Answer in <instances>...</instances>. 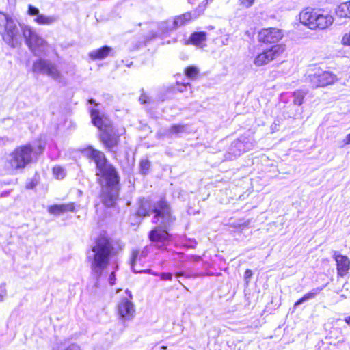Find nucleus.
<instances>
[{
    "label": "nucleus",
    "instance_id": "f257e3e1",
    "mask_svg": "<svg viewBox=\"0 0 350 350\" xmlns=\"http://www.w3.org/2000/svg\"><path fill=\"white\" fill-rule=\"evenodd\" d=\"M138 205V217H146L151 213L154 214L152 221L157 226L149 232V239L157 248H165L171 238L168 231L176 221L170 202L165 197L160 198L153 203L150 199L142 198L139 200Z\"/></svg>",
    "mask_w": 350,
    "mask_h": 350
},
{
    "label": "nucleus",
    "instance_id": "f03ea898",
    "mask_svg": "<svg viewBox=\"0 0 350 350\" xmlns=\"http://www.w3.org/2000/svg\"><path fill=\"white\" fill-rule=\"evenodd\" d=\"M81 153L96 164V175L101 186L102 203L108 208L114 206L120 191V176L117 170L108 162L103 152L92 146L83 149Z\"/></svg>",
    "mask_w": 350,
    "mask_h": 350
},
{
    "label": "nucleus",
    "instance_id": "7ed1b4c3",
    "mask_svg": "<svg viewBox=\"0 0 350 350\" xmlns=\"http://www.w3.org/2000/svg\"><path fill=\"white\" fill-rule=\"evenodd\" d=\"M21 31L29 50L36 57L42 56L47 42L29 26L22 25L11 16L0 12V35L3 41L12 48L21 42Z\"/></svg>",
    "mask_w": 350,
    "mask_h": 350
},
{
    "label": "nucleus",
    "instance_id": "20e7f679",
    "mask_svg": "<svg viewBox=\"0 0 350 350\" xmlns=\"http://www.w3.org/2000/svg\"><path fill=\"white\" fill-rule=\"evenodd\" d=\"M122 247L120 241H113L104 236L97 239L92 250L93 254L88 255V258L91 260L92 272L96 280V284L108 266L111 257L116 255Z\"/></svg>",
    "mask_w": 350,
    "mask_h": 350
},
{
    "label": "nucleus",
    "instance_id": "39448f33",
    "mask_svg": "<svg viewBox=\"0 0 350 350\" xmlns=\"http://www.w3.org/2000/svg\"><path fill=\"white\" fill-rule=\"evenodd\" d=\"M92 122L100 131V140L105 147L111 152H114L119 142V135L115 132L109 120L104 116L100 114L98 109L90 110Z\"/></svg>",
    "mask_w": 350,
    "mask_h": 350
},
{
    "label": "nucleus",
    "instance_id": "423d86ee",
    "mask_svg": "<svg viewBox=\"0 0 350 350\" xmlns=\"http://www.w3.org/2000/svg\"><path fill=\"white\" fill-rule=\"evenodd\" d=\"M300 22L311 29H325L332 25L334 18L324 11L307 8L299 14Z\"/></svg>",
    "mask_w": 350,
    "mask_h": 350
},
{
    "label": "nucleus",
    "instance_id": "0eeeda50",
    "mask_svg": "<svg viewBox=\"0 0 350 350\" xmlns=\"http://www.w3.org/2000/svg\"><path fill=\"white\" fill-rule=\"evenodd\" d=\"M33 150L30 144L16 148L7 157V163L13 170H23L33 160Z\"/></svg>",
    "mask_w": 350,
    "mask_h": 350
},
{
    "label": "nucleus",
    "instance_id": "6e6552de",
    "mask_svg": "<svg viewBox=\"0 0 350 350\" xmlns=\"http://www.w3.org/2000/svg\"><path fill=\"white\" fill-rule=\"evenodd\" d=\"M254 146V142L252 138L247 136H241L232 142L225 154V159L233 160L243 152L252 150Z\"/></svg>",
    "mask_w": 350,
    "mask_h": 350
},
{
    "label": "nucleus",
    "instance_id": "1a4fd4ad",
    "mask_svg": "<svg viewBox=\"0 0 350 350\" xmlns=\"http://www.w3.org/2000/svg\"><path fill=\"white\" fill-rule=\"evenodd\" d=\"M284 51V45L274 44L269 49L264 50L262 53L257 55L254 59V64L256 66L266 65L280 56Z\"/></svg>",
    "mask_w": 350,
    "mask_h": 350
},
{
    "label": "nucleus",
    "instance_id": "9d476101",
    "mask_svg": "<svg viewBox=\"0 0 350 350\" xmlns=\"http://www.w3.org/2000/svg\"><path fill=\"white\" fill-rule=\"evenodd\" d=\"M312 88L325 87L333 84L338 80L336 75L329 71L317 70L308 76Z\"/></svg>",
    "mask_w": 350,
    "mask_h": 350
},
{
    "label": "nucleus",
    "instance_id": "9b49d317",
    "mask_svg": "<svg viewBox=\"0 0 350 350\" xmlns=\"http://www.w3.org/2000/svg\"><path fill=\"white\" fill-rule=\"evenodd\" d=\"M32 70L36 74H46L55 80H59L61 77V74L55 65L50 61L41 58L33 63Z\"/></svg>",
    "mask_w": 350,
    "mask_h": 350
},
{
    "label": "nucleus",
    "instance_id": "f8f14e48",
    "mask_svg": "<svg viewBox=\"0 0 350 350\" xmlns=\"http://www.w3.org/2000/svg\"><path fill=\"white\" fill-rule=\"evenodd\" d=\"M283 34L280 29L277 28H267L261 29L258 35L259 42L264 44H275L282 38Z\"/></svg>",
    "mask_w": 350,
    "mask_h": 350
},
{
    "label": "nucleus",
    "instance_id": "ddd939ff",
    "mask_svg": "<svg viewBox=\"0 0 350 350\" xmlns=\"http://www.w3.org/2000/svg\"><path fill=\"white\" fill-rule=\"evenodd\" d=\"M118 311L122 319L129 320L133 317L135 314L134 305L128 299L122 298L118 305Z\"/></svg>",
    "mask_w": 350,
    "mask_h": 350
},
{
    "label": "nucleus",
    "instance_id": "4468645a",
    "mask_svg": "<svg viewBox=\"0 0 350 350\" xmlns=\"http://www.w3.org/2000/svg\"><path fill=\"white\" fill-rule=\"evenodd\" d=\"M334 258L336 262V269L338 275L343 277L350 269V260L347 256L338 254L337 252H334Z\"/></svg>",
    "mask_w": 350,
    "mask_h": 350
},
{
    "label": "nucleus",
    "instance_id": "2eb2a0df",
    "mask_svg": "<svg viewBox=\"0 0 350 350\" xmlns=\"http://www.w3.org/2000/svg\"><path fill=\"white\" fill-rule=\"evenodd\" d=\"M139 255V252L138 250L133 251L132 253L131 260V267L133 271L135 273H148L152 274L154 275H159L162 280H172V275L170 273H161L160 274H157L154 273L151 269H146V270H137L135 268V265L138 259V256Z\"/></svg>",
    "mask_w": 350,
    "mask_h": 350
},
{
    "label": "nucleus",
    "instance_id": "dca6fc26",
    "mask_svg": "<svg viewBox=\"0 0 350 350\" xmlns=\"http://www.w3.org/2000/svg\"><path fill=\"white\" fill-rule=\"evenodd\" d=\"M75 211V204L74 203H68V204H54L50 206L48 208V211L53 215H60L68 211Z\"/></svg>",
    "mask_w": 350,
    "mask_h": 350
},
{
    "label": "nucleus",
    "instance_id": "f3484780",
    "mask_svg": "<svg viewBox=\"0 0 350 350\" xmlns=\"http://www.w3.org/2000/svg\"><path fill=\"white\" fill-rule=\"evenodd\" d=\"M198 15L194 12L193 14L191 12H186L180 16H178L174 18V24H172V27H176L178 29L180 27H182L188 23H189L193 18H196Z\"/></svg>",
    "mask_w": 350,
    "mask_h": 350
},
{
    "label": "nucleus",
    "instance_id": "a211bd4d",
    "mask_svg": "<svg viewBox=\"0 0 350 350\" xmlns=\"http://www.w3.org/2000/svg\"><path fill=\"white\" fill-rule=\"evenodd\" d=\"M112 49L108 46H104L98 49L93 50L89 53V57L92 60H100L107 57Z\"/></svg>",
    "mask_w": 350,
    "mask_h": 350
},
{
    "label": "nucleus",
    "instance_id": "6ab92c4d",
    "mask_svg": "<svg viewBox=\"0 0 350 350\" xmlns=\"http://www.w3.org/2000/svg\"><path fill=\"white\" fill-rule=\"evenodd\" d=\"M323 286L319 287L312 289L311 291L305 294L302 297H301L294 304V308H297L299 305L308 300L314 299L323 289Z\"/></svg>",
    "mask_w": 350,
    "mask_h": 350
},
{
    "label": "nucleus",
    "instance_id": "aec40b11",
    "mask_svg": "<svg viewBox=\"0 0 350 350\" xmlns=\"http://www.w3.org/2000/svg\"><path fill=\"white\" fill-rule=\"evenodd\" d=\"M336 14L340 18H350V1L338 5L336 8Z\"/></svg>",
    "mask_w": 350,
    "mask_h": 350
},
{
    "label": "nucleus",
    "instance_id": "412c9836",
    "mask_svg": "<svg viewBox=\"0 0 350 350\" xmlns=\"http://www.w3.org/2000/svg\"><path fill=\"white\" fill-rule=\"evenodd\" d=\"M58 17L57 16H45L44 14L38 15L35 19V22L39 25H51L57 22Z\"/></svg>",
    "mask_w": 350,
    "mask_h": 350
},
{
    "label": "nucleus",
    "instance_id": "4be33fe9",
    "mask_svg": "<svg viewBox=\"0 0 350 350\" xmlns=\"http://www.w3.org/2000/svg\"><path fill=\"white\" fill-rule=\"evenodd\" d=\"M206 39V33L204 31L194 32L190 38L189 41L194 45L200 46Z\"/></svg>",
    "mask_w": 350,
    "mask_h": 350
},
{
    "label": "nucleus",
    "instance_id": "5701e85b",
    "mask_svg": "<svg viewBox=\"0 0 350 350\" xmlns=\"http://www.w3.org/2000/svg\"><path fill=\"white\" fill-rule=\"evenodd\" d=\"M306 93L302 90H297L292 93L291 98L294 105H301L303 103Z\"/></svg>",
    "mask_w": 350,
    "mask_h": 350
},
{
    "label": "nucleus",
    "instance_id": "b1692460",
    "mask_svg": "<svg viewBox=\"0 0 350 350\" xmlns=\"http://www.w3.org/2000/svg\"><path fill=\"white\" fill-rule=\"evenodd\" d=\"M187 130L186 125L174 124L168 129V135H178L180 133H185Z\"/></svg>",
    "mask_w": 350,
    "mask_h": 350
},
{
    "label": "nucleus",
    "instance_id": "393cba45",
    "mask_svg": "<svg viewBox=\"0 0 350 350\" xmlns=\"http://www.w3.org/2000/svg\"><path fill=\"white\" fill-rule=\"evenodd\" d=\"M186 77L190 80H194L199 74V70L196 66H189L185 69Z\"/></svg>",
    "mask_w": 350,
    "mask_h": 350
},
{
    "label": "nucleus",
    "instance_id": "a878e982",
    "mask_svg": "<svg viewBox=\"0 0 350 350\" xmlns=\"http://www.w3.org/2000/svg\"><path fill=\"white\" fill-rule=\"evenodd\" d=\"M172 24H174V20H167L166 21H163L161 23L159 29L163 33H167L170 31L176 29V27H172Z\"/></svg>",
    "mask_w": 350,
    "mask_h": 350
},
{
    "label": "nucleus",
    "instance_id": "bb28decb",
    "mask_svg": "<svg viewBox=\"0 0 350 350\" xmlns=\"http://www.w3.org/2000/svg\"><path fill=\"white\" fill-rule=\"evenodd\" d=\"M150 168V162L148 159H142L139 163L140 173L146 175L149 172Z\"/></svg>",
    "mask_w": 350,
    "mask_h": 350
},
{
    "label": "nucleus",
    "instance_id": "cd10ccee",
    "mask_svg": "<svg viewBox=\"0 0 350 350\" xmlns=\"http://www.w3.org/2000/svg\"><path fill=\"white\" fill-rule=\"evenodd\" d=\"M53 173L57 179H62L66 175L65 170L60 166L54 167L53 169Z\"/></svg>",
    "mask_w": 350,
    "mask_h": 350
},
{
    "label": "nucleus",
    "instance_id": "c85d7f7f",
    "mask_svg": "<svg viewBox=\"0 0 350 350\" xmlns=\"http://www.w3.org/2000/svg\"><path fill=\"white\" fill-rule=\"evenodd\" d=\"M27 13L29 16H36L37 17L38 15H40L39 9L31 5H29Z\"/></svg>",
    "mask_w": 350,
    "mask_h": 350
},
{
    "label": "nucleus",
    "instance_id": "c756f323",
    "mask_svg": "<svg viewBox=\"0 0 350 350\" xmlns=\"http://www.w3.org/2000/svg\"><path fill=\"white\" fill-rule=\"evenodd\" d=\"M187 88H191L189 83H177L176 89L180 92H183L184 91H185L187 89Z\"/></svg>",
    "mask_w": 350,
    "mask_h": 350
},
{
    "label": "nucleus",
    "instance_id": "7c9ffc66",
    "mask_svg": "<svg viewBox=\"0 0 350 350\" xmlns=\"http://www.w3.org/2000/svg\"><path fill=\"white\" fill-rule=\"evenodd\" d=\"M139 101L141 104L150 103V98L148 96L144 91H142V93L139 96Z\"/></svg>",
    "mask_w": 350,
    "mask_h": 350
},
{
    "label": "nucleus",
    "instance_id": "2f4dec72",
    "mask_svg": "<svg viewBox=\"0 0 350 350\" xmlns=\"http://www.w3.org/2000/svg\"><path fill=\"white\" fill-rule=\"evenodd\" d=\"M240 2V4L246 8H250L254 3V0H239Z\"/></svg>",
    "mask_w": 350,
    "mask_h": 350
},
{
    "label": "nucleus",
    "instance_id": "473e14b6",
    "mask_svg": "<svg viewBox=\"0 0 350 350\" xmlns=\"http://www.w3.org/2000/svg\"><path fill=\"white\" fill-rule=\"evenodd\" d=\"M7 295V291L5 289V284L0 285V302L3 301L4 297Z\"/></svg>",
    "mask_w": 350,
    "mask_h": 350
},
{
    "label": "nucleus",
    "instance_id": "72a5a7b5",
    "mask_svg": "<svg viewBox=\"0 0 350 350\" xmlns=\"http://www.w3.org/2000/svg\"><path fill=\"white\" fill-rule=\"evenodd\" d=\"M201 260V257L198 255H190L186 257V260L191 262H199Z\"/></svg>",
    "mask_w": 350,
    "mask_h": 350
},
{
    "label": "nucleus",
    "instance_id": "f704fd0d",
    "mask_svg": "<svg viewBox=\"0 0 350 350\" xmlns=\"http://www.w3.org/2000/svg\"><path fill=\"white\" fill-rule=\"evenodd\" d=\"M252 275H253V273H252V271L250 269H247L245 271L244 279H245V282L247 284L249 283L250 280L251 279Z\"/></svg>",
    "mask_w": 350,
    "mask_h": 350
},
{
    "label": "nucleus",
    "instance_id": "c9c22d12",
    "mask_svg": "<svg viewBox=\"0 0 350 350\" xmlns=\"http://www.w3.org/2000/svg\"><path fill=\"white\" fill-rule=\"evenodd\" d=\"M342 43L345 45L350 46V32L349 33L345 34L342 38Z\"/></svg>",
    "mask_w": 350,
    "mask_h": 350
},
{
    "label": "nucleus",
    "instance_id": "e433bc0d",
    "mask_svg": "<svg viewBox=\"0 0 350 350\" xmlns=\"http://www.w3.org/2000/svg\"><path fill=\"white\" fill-rule=\"evenodd\" d=\"M197 245V242L196 240H189V243H185L184 247L189 248H195Z\"/></svg>",
    "mask_w": 350,
    "mask_h": 350
},
{
    "label": "nucleus",
    "instance_id": "4c0bfd02",
    "mask_svg": "<svg viewBox=\"0 0 350 350\" xmlns=\"http://www.w3.org/2000/svg\"><path fill=\"white\" fill-rule=\"evenodd\" d=\"M115 282H116V275H115V272L113 271L111 273V274L109 276V283L110 284V285L113 286L115 284Z\"/></svg>",
    "mask_w": 350,
    "mask_h": 350
},
{
    "label": "nucleus",
    "instance_id": "58836bf2",
    "mask_svg": "<svg viewBox=\"0 0 350 350\" xmlns=\"http://www.w3.org/2000/svg\"><path fill=\"white\" fill-rule=\"evenodd\" d=\"M248 225V223H241L238 222L237 224L234 225L235 227L239 228H243L245 226H247Z\"/></svg>",
    "mask_w": 350,
    "mask_h": 350
},
{
    "label": "nucleus",
    "instance_id": "ea45409f",
    "mask_svg": "<svg viewBox=\"0 0 350 350\" xmlns=\"http://www.w3.org/2000/svg\"><path fill=\"white\" fill-rule=\"evenodd\" d=\"M36 186V183L33 181H31L30 183L26 185V188L29 189H33Z\"/></svg>",
    "mask_w": 350,
    "mask_h": 350
},
{
    "label": "nucleus",
    "instance_id": "a19ab883",
    "mask_svg": "<svg viewBox=\"0 0 350 350\" xmlns=\"http://www.w3.org/2000/svg\"><path fill=\"white\" fill-rule=\"evenodd\" d=\"M345 144H350V133L347 134L343 140Z\"/></svg>",
    "mask_w": 350,
    "mask_h": 350
},
{
    "label": "nucleus",
    "instance_id": "79ce46f5",
    "mask_svg": "<svg viewBox=\"0 0 350 350\" xmlns=\"http://www.w3.org/2000/svg\"><path fill=\"white\" fill-rule=\"evenodd\" d=\"M146 256V252L143 250L141 252L139 260H141L142 258H145Z\"/></svg>",
    "mask_w": 350,
    "mask_h": 350
},
{
    "label": "nucleus",
    "instance_id": "37998d69",
    "mask_svg": "<svg viewBox=\"0 0 350 350\" xmlns=\"http://www.w3.org/2000/svg\"><path fill=\"white\" fill-rule=\"evenodd\" d=\"M88 103H90V104H94V105H98V104H97V103H96V100H94V99H92V98H91V99L88 100Z\"/></svg>",
    "mask_w": 350,
    "mask_h": 350
},
{
    "label": "nucleus",
    "instance_id": "c03bdc74",
    "mask_svg": "<svg viewBox=\"0 0 350 350\" xmlns=\"http://www.w3.org/2000/svg\"><path fill=\"white\" fill-rule=\"evenodd\" d=\"M345 321L350 326V316L345 319Z\"/></svg>",
    "mask_w": 350,
    "mask_h": 350
},
{
    "label": "nucleus",
    "instance_id": "a18cd8bd",
    "mask_svg": "<svg viewBox=\"0 0 350 350\" xmlns=\"http://www.w3.org/2000/svg\"><path fill=\"white\" fill-rule=\"evenodd\" d=\"M183 274L181 272H178L176 273V277L179 278L182 276Z\"/></svg>",
    "mask_w": 350,
    "mask_h": 350
},
{
    "label": "nucleus",
    "instance_id": "49530a36",
    "mask_svg": "<svg viewBox=\"0 0 350 350\" xmlns=\"http://www.w3.org/2000/svg\"><path fill=\"white\" fill-rule=\"evenodd\" d=\"M206 1L208 2V1H212L213 0H206Z\"/></svg>",
    "mask_w": 350,
    "mask_h": 350
}]
</instances>
